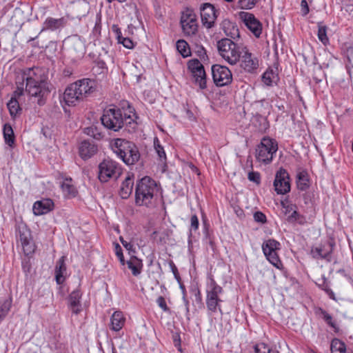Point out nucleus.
<instances>
[{"label": "nucleus", "instance_id": "f8f14e48", "mask_svg": "<svg viewBox=\"0 0 353 353\" xmlns=\"http://www.w3.org/2000/svg\"><path fill=\"white\" fill-rule=\"evenodd\" d=\"M212 74L213 81L217 86L222 87L227 85L232 81V74L226 66L221 65H212Z\"/></svg>", "mask_w": 353, "mask_h": 353}, {"label": "nucleus", "instance_id": "6ab92c4d", "mask_svg": "<svg viewBox=\"0 0 353 353\" xmlns=\"http://www.w3.org/2000/svg\"><path fill=\"white\" fill-rule=\"evenodd\" d=\"M54 202L50 199H43L36 201L32 208L33 213L36 216L46 214L53 210Z\"/></svg>", "mask_w": 353, "mask_h": 353}, {"label": "nucleus", "instance_id": "bf43d9fd", "mask_svg": "<svg viewBox=\"0 0 353 353\" xmlns=\"http://www.w3.org/2000/svg\"><path fill=\"white\" fill-rule=\"evenodd\" d=\"M300 217V214L296 211V208H294L292 212L288 216V221L289 222H294Z\"/></svg>", "mask_w": 353, "mask_h": 353}, {"label": "nucleus", "instance_id": "4c0bfd02", "mask_svg": "<svg viewBox=\"0 0 353 353\" xmlns=\"http://www.w3.org/2000/svg\"><path fill=\"white\" fill-rule=\"evenodd\" d=\"M332 353H346V346L344 342L338 339H334L331 342Z\"/></svg>", "mask_w": 353, "mask_h": 353}, {"label": "nucleus", "instance_id": "c9c22d12", "mask_svg": "<svg viewBox=\"0 0 353 353\" xmlns=\"http://www.w3.org/2000/svg\"><path fill=\"white\" fill-rule=\"evenodd\" d=\"M278 79V74L272 69L267 70L262 75V81L268 86L272 85Z\"/></svg>", "mask_w": 353, "mask_h": 353}, {"label": "nucleus", "instance_id": "79ce46f5", "mask_svg": "<svg viewBox=\"0 0 353 353\" xmlns=\"http://www.w3.org/2000/svg\"><path fill=\"white\" fill-rule=\"evenodd\" d=\"M259 0H238V6L242 10L252 9Z\"/></svg>", "mask_w": 353, "mask_h": 353}, {"label": "nucleus", "instance_id": "09e8293b", "mask_svg": "<svg viewBox=\"0 0 353 353\" xmlns=\"http://www.w3.org/2000/svg\"><path fill=\"white\" fill-rule=\"evenodd\" d=\"M113 245L114 248L115 254L117 256L121 265H125V261L124 259V256H123V250H122L121 245L118 243H114Z\"/></svg>", "mask_w": 353, "mask_h": 353}, {"label": "nucleus", "instance_id": "c85d7f7f", "mask_svg": "<svg viewBox=\"0 0 353 353\" xmlns=\"http://www.w3.org/2000/svg\"><path fill=\"white\" fill-rule=\"evenodd\" d=\"M63 101L68 106H75L83 101L77 94L76 92L72 90V88L68 85L63 93Z\"/></svg>", "mask_w": 353, "mask_h": 353}, {"label": "nucleus", "instance_id": "6e6d98bb", "mask_svg": "<svg viewBox=\"0 0 353 353\" xmlns=\"http://www.w3.org/2000/svg\"><path fill=\"white\" fill-rule=\"evenodd\" d=\"M169 265L170 267V269L174 276V278L177 280L178 282H180L181 277L178 271V269L176 266L175 265L174 263L172 261H170Z\"/></svg>", "mask_w": 353, "mask_h": 353}, {"label": "nucleus", "instance_id": "5fc2aeb1", "mask_svg": "<svg viewBox=\"0 0 353 353\" xmlns=\"http://www.w3.org/2000/svg\"><path fill=\"white\" fill-rule=\"evenodd\" d=\"M281 205L283 209V212L288 216L292 212L294 208H296L295 205L289 203L282 202Z\"/></svg>", "mask_w": 353, "mask_h": 353}, {"label": "nucleus", "instance_id": "20e7f679", "mask_svg": "<svg viewBox=\"0 0 353 353\" xmlns=\"http://www.w3.org/2000/svg\"><path fill=\"white\" fill-rule=\"evenodd\" d=\"M112 150L117 156L128 165H134L140 159L141 154L137 146L133 142L125 139H115Z\"/></svg>", "mask_w": 353, "mask_h": 353}, {"label": "nucleus", "instance_id": "4d7b16f0", "mask_svg": "<svg viewBox=\"0 0 353 353\" xmlns=\"http://www.w3.org/2000/svg\"><path fill=\"white\" fill-rule=\"evenodd\" d=\"M112 30L116 36L117 42L120 41V40L123 38L121 28L118 25L114 24L112 26Z\"/></svg>", "mask_w": 353, "mask_h": 353}, {"label": "nucleus", "instance_id": "e2e57ef3", "mask_svg": "<svg viewBox=\"0 0 353 353\" xmlns=\"http://www.w3.org/2000/svg\"><path fill=\"white\" fill-rule=\"evenodd\" d=\"M22 269L25 272H29L31 268V265L29 260H23L21 263Z\"/></svg>", "mask_w": 353, "mask_h": 353}, {"label": "nucleus", "instance_id": "f257e3e1", "mask_svg": "<svg viewBox=\"0 0 353 353\" xmlns=\"http://www.w3.org/2000/svg\"><path fill=\"white\" fill-rule=\"evenodd\" d=\"M41 70L38 68H29L24 72L22 82L26 81L24 92L31 97L38 98V104L41 105L45 103L44 99L50 94L48 82L46 77L41 74Z\"/></svg>", "mask_w": 353, "mask_h": 353}, {"label": "nucleus", "instance_id": "2eb2a0df", "mask_svg": "<svg viewBox=\"0 0 353 353\" xmlns=\"http://www.w3.org/2000/svg\"><path fill=\"white\" fill-rule=\"evenodd\" d=\"M329 248H325V245L320 244L317 246H312L310 249V254L314 259H324L327 262L332 261V254L334 251L335 243L334 241H327Z\"/></svg>", "mask_w": 353, "mask_h": 353}, {"label": "nucleus", "instance_id": "c03bdc74", "mask_svg": "<svg viewBox=\"0 0 353 353\" xmlns=\"http://www.w3.org/2000/svg\"><path fill=\"white\" fill-rule=\"evenodd\" d=\"M154 149L156 150V152L157 153L158 156L159 157L160 159L165 160L166 159V154L164 150L163 147L160 144V141L158 139V138H155L154 139Z\"/></svg>", "mask_w": 353, "mask_h": 353}, {"label": "nucleus", "instance_id": "9d476101", "mask_svg": "<svg viewBox=\"0 0 353 353\" xmlns=\"http://www.w3.org/2000/svg\"><path fill=\"white\" fill-rule=\"evenodd\" d=\"M261 248L266 259L277 269L282 270L283 265L278 254L281 243L275 239H270L263 241Z\"/></svg>", "mask_w": 353, "mask_h": 353}, {"label": "nucleus", "instance_id": "a878e982", "mask_svg": "<svg viewBox=\"0 0 353 353\" xmlns=\"http://www.w3.org/2000/svg\"><path fill=\"white\" fill-rule=\"evenodd\" d=\"M65 23L66 21L63 17L59 19H54L49 17L46 18V19L43 22V28L41 32L48 30L54 31L64 27Z\"/></svg>", "mask_w": 353, "mask_h": 353}, {"label": "nucleus", "instance_id": "bb28decb", "mask_svg": "<svg viewBox=\"0 0 353 353\" xmlns=\"http://www.w3.org/2000/svg\"><path fill=\"white\" fill-rule=\"evenodd\" d=\"M222 29L225 35L230 37V39L232 40L239 39L240 37L239 30L237 26L230 20L225 19L223 21Z\"/></svg>", "mask_w": 353, "mask_h": 353}, {"label": "nucleus", "instance_id": "603ef678", "mask_svg": "<svg viewBox=\"0 0 353 353\" xmlns=\"http://www.w3.org/2000/svg\"><path fill=\"white\" fill-rule=\"evenodd\" d=\"M248 179L256 184H259L261 182L260 174L258 172H250L248 176Z\"/></svg>", "mask_w": 353, "mask_h": 353}, {"label": "nucleus", "instance_id": "ddd939ff", "mask_svg": "<svg viewBox=\"0 0 353 353\" xmlns=\"http://www.w3.org/2000/svg\"><path fill=\"white\" fill-rule=\"evenodd\" d=\"M219 14V11L212 4L203 3L201 7V18L203 26L207 29L214 27Z\"/></svg>", "mask_w": 353, "mask_h": 353}, {"label": "nucleus", "instance_id": "c756f323", "mask_svg": "<svg viewBox=\"0 0 353 353\" xmlns=\"http://www.w3.org/2000/svg\"><path fill=\"white\" fill-rule=\"evenodd\" d=\"M125 264L131 270L133 276H137L141 273L143 267V261L137 256H131L128 261H125Z\"/></svg>", "mask_w": 353, "mask_h": 353}, {"label": "nucleus", "instance_id": "13d9d810", "mask_svg": "<svg viewBox=\"0 0 353 353\" xmlns=\"http://www.w3.org/2000/svg\"><path fill=\"white\" fill-rule=\"evenodd\" d=\"M192 292L195 298V301L196 303L201 304L202 303V296L201 290L199 289V288L196 287L194 289L192 290Z\"/></svg>", "mask_w": 353, "mask_h": 353}, {"label": "nucleus", "instance_id": "dca6fc26", "mask_svg": "<svg viewBox=\"0 0 353 353\" xmlns=\"http://www.w3.org/2000/svg\"><path fill=\"white\" fill-rule=\"evenodd\" d=\"M239 17L243 21L248 29L256 37L259 38L262 33V23L255 16L250 12H241Z\"/></svg>", "mask_w": 353, "mask_h": 353}, {"label": "nucleus", "instance_id": "37998d69", "mask_svg": "<svg viewBox=\"0 0 353 353\" xmlns=\"http://www.w3.org/2000/svg\"><path fill=\"white\" fill-rule=\"evenodd\" d=\"M254 353H279V352L272 350L268 345L263 343H259L254 346Z\"/></svg>", "mask_w": 353, "mask_h": 353}, {"label": "nucleus", "instance_id": "b1692460", "mask_svg": "<svg viewBox=\"0 0 353 353\" xmlns=\"http://www.w3.org/2000/svg\"><path fill=\"white\" fill-rule=\"evenodd\" d=\"M110 321V329L113 332H119L125 325L126 318L121 311H115Z\"/></svg>", "mask_w": 353, "mask_h": 353}, {"label": "nucleus", "instance_id": "e433bc0d", "mask_svg": "<svg viewBox=\"0 0 353 353\" xmlns=\"http://www.w3.org/2000/svg\"><path fill=\"white\" fill-rule=\"evenodd\" d=\"M178 52L183 57H188L191 55V50L189 44L183 39H179L176 44Z\"/></svg>", "mask_w": 353, "mask_h": 353}, {"label": "nucleus", "instance_id": "49530a36", "mask_svg": "<svg viewBox=\"0 0 353 353\" xmlns=\"http://www.w3.org/2000/svg\"><path fill=\"white\" fill-rule=\"evenodd\" d=\"M199 226V219L196 214H193L190 218V227L189 229V238L192 235L193 232L198 230Z\"/></svg>", "mask_w": 353, "mask_h": 353}, {"label": "nucleus", "instance_id": "f704fd0d", "mask_svg": "<svg viewBox=\"0 0 353 353\" xmlns=\"http://www.w3.org/2000/svg\"><path fill=\"white\" fill-rule=\"evenodd\" d=\"M296 184L298 189L302 191L306 190L310 187L308 174L306 171L298 173Z\"/></svg>", "mask_w": 353, "mask_h": 353}, {"label": "nucleus", "instance_id": "6e6552de", "mask_svg": "<svg viewBox=\"0 0 353 353\" xmlns=\"http://www.w3.org/2000/svg\"><path fill=\"white\" fill-rule=\"evenodd\" d=\"M278 150V143L275 139L263 137L256 149V159L258 161L268 164L272 161Z\"/></svg>", "mask_w": 353, "mask_h": 353}, {"label": "nucleus", "instance_id": "f3484780", "mask_svg": "<svg viewBox=\"0 0 353 353\" xmlns=\"http://www.w3.org/2000/svg\"><path fill=\"white\" fill-rule=\"evenodd\" d=\"M274 190L279 194H285L290 190V177L288 172L280 168L277 171L274 181Z\"/></svg>", "mask_w": 353, "mask_h": 353}, {"label": "nucleus", "instance_id": "de8ad7c7", "mask_svg": "<svg viewBox=\"0 0 353 353\" xmlns=\"http://www.w3.org/2000/svg\"><path fill=\"white\" fill-rule=\"evenodd\" d=\"M12 305V301L9 299L5 300L0 307V318L5 317L10 311Z\"/></svg>", "mask_w": 353, "mask_h": 353}, {"label": "nucleus", "instance_id": "72a5a7b5", "mask_svg": "<svg viewBox=\"0 0 353 353\" xmlns=\"http://www.w3.org/2000/svg\"><path fill=\"white\" fill-rule=\"evenodd\" d=\"M199 72H196L192 74V79L194 83L197 85L200 89L204 90L206 88V74L204 68L199 70Z\"/></svg>", "mask_w": 353, "mask_h": 353}, {"label": "nucleus", "instance_id": "a211bd4d", "mask_svg": "<svg viewBox=\"0 0 353 353\" xmlns=\"http://www.w3.org/2000/svg\"><path fill=\"white\" fill-rule=\"evenodd\" d=\"M97 151V146L93 142L89 141H82L79 146V154L83 160L90 159Z\"/></svg>", "mask_w": 353, "mask_h": 353}, {"label": "nucleus", "instance_id": "39448f33", "mask_svg": "<svg viewBox=\"0 0 353 353\" xmlns=\"http://www.w3.org/2000/svg\"><path fill=\"white\" fill-rule=\"evenodd\" d=\"M101 120L106 128L117 132L123 126L124 122L131 123L134 119L130 114L123 113L119 108H109L104 110Z\"/></svg>", "mask_w": 353, "mask_h": 353}, {"label": "nucleus", "instance_id": "052dcab7", "mask_svg": "<svg viewBox=\"0 0 353 353\" xmlns=\"http://www.w3.org/2000/svg\"><path fill=\"white\" fill-rule=\"evenodd\" d=\"M69 85L70 88H72V90L76 92L77 94H78L82 101L85 99V97L82 94L81 91H80V88L78 86V83H77L76 81L70 83Z\"/></svg>", "mask_w": 353, "mask_h": 353}, {"label": "nucleus", "instance_id": "473e14b6", "mask_svg": "<svg viewBox=\"0 0 353 353\" xmlns=\"http://www.w3.org/2000/svg\"><path fill=\"white\" fill-rule=\"evenodd\" d=\"M61 188L66 196L74 197L77 194V190L73 185L71 178L65 179L61 183Z\"/></svg>", "mask_w": 353, "mask_h": 353}, {"label": "nucleus", "instance_id": "774afa93", "mask_svg": "<svg viewBox=\"0 0 353 353\" xmlns=\"http://www.w3.org/2000/svg\"><path fill=\"white\" fill-rule=\"evenodd\" d=\"M174 345L178 347L179 351H181L180 338L179 337V339H174Z\"/></svg>", "mask_w": 353, "mask_h": 353}, {"label": "nucleus", "instance_id": "7ed1b4c3", "mask_svg": "<svg viewBox=\"0 0 353 353\" xmlns=\"http://www.w3.org/2000/svg\"><path fill=\"white\" fill-rule=\"evenodd\" d=\"M224 290L214 280L212 275H209L206 281L205 288V304L208 312L210 314H213L216 312L223 314L221 309V303L223 300L221 296Z\"/></svg>", "mask_w": 353, "mask_h": 353}, {"label": "nucleus", "instance_id": "0eeeda50", "mask_svg": "<svg viewBox=\"0 0 353 353\" xmlns=\"http://www.w3.org/2000/svg\"><path fill=\"white\" fill-rule=\"evenodd\" d=\"M122 173L121 165L111 159H103L99 165L98 178L102 183L117 179Z\"/></svg>", "mask_w": 353, "mask_h": 353}, {"label": "nucleus", "instance_id": "8fccbe9b", "mask_svg": "<svg viewBox=\"0 0 353 353\" xmlns=\"http://www.w3.org/2000/svg\"><path fill=\"white\" fill-rule=\"evenodd\" d=\"M253 218L255 222L260 224H265L267 223V217L264 213L261 211H256L253 214Z\"/></svg>", "mask_w": 353, "mask_h": 353}, {"label": "nucleus", "instance_id": "69168bd1", "mask_svg": "<svg viewBox=\"0 0 353 353\" xmlns=\"http://www.w3.org/2000/svg\"><path fill=\"white\" fill-rule=\"evenodd\" d=\"M182 299H183V303L185 304V306L186 313L188 314L189 312H190V308H189L190 303H189V301L188 300L186 296H185V295L183 296Z\"/></svg>", "mask_w": 353, "mask_h": 353}, {"label": "nucleus", "instance_id": "4468645a", "mask_svg": "<svg viewBox=\"0 0 353 353\" xmlns=\"http://www.w3.org/2000/svg\"><path fill=\"white\" fill-rule=\"evenodd\" d=\"M24 94L23 82H17V88L12 94L7 107L12 118L14 119L21 113V108L19 105V99Z\"/></svg>", "mask_w": 353, "mask_h": 353}, {"label": "nucleus", "instance_id": "a19ab883", "mask_svg": "<svg viewBox=\"0 0 353 353\" xmlns=\"http://www.w3.org/2000/svg\"><path fill=\"white\" fill-rule=\"evenodd\" d=\"M319 39L324 44L327 45L329 42V39L327 36V27L321 24L318 25V34Z\"/></svg>", "mask_w": 353, "mask_h": 353}, {"label": "nucleus", "instance_id": "7c9ffc66", "mask_svg": "<svg viewBox=\"0 0 353 353\" xmlns=\"http://www.w3.org/2000/svg\"><path fill=\"white\" fill-rule=\"evenodd\" d=\"M16 236L21 243L31 240L30 230L23 223H19L16 227Z\"/></svg>", "mask_w": 353, "mask_h": 353}, {"label": "nucleus", "instance_id": "680f3d73", "mask_svg": "<svg viewBox=\"0 0 353 353\" xmlns=\"http://www.w3.org/2000/svg\"><path fill=\"white\" fill-rule=\"evenodd\" d=\"M301 11L303 16H305L309 13L310 9H309L308 3L306 0H301Z\"/></svg>", "mask_w": 353, "mask_h": 353}, {"label": "nucleus", "instance_id": "a18cd8bd", "mask_svg": "<svg viewBox=\"0 0 353 353\" xmlns=\"http://www.w3.org/2000/svg\"><path fill=\"white\" fill-rule=\"evenodd\" d=\"M21 245L22 246L23 253L26 255L28 256V255L32 254L34 252L35 245L32 242V239L30 241H28L25 243H21Z\"/></svg>", "mask_w": 353, "mask_h": 353}, {"label": "nucleus", "instance_id": "412c9836", "mask_svg": "<svg viewBox=\"0 0 353 353\" xmlns=\"http://www.w3.org/2000/svg\"><path fill=\"white\" fill-rule=\"evenodd\" d=\"M82 293L79 289L73 290L68 297V305L72 312L78 314L82 310L81 308Z\"/></svg>", "mask_w": 353, "mask_h": 353}, {"label": "nucleus", "instance_id": "cd10ccee", "mask_svg": "<svg viewBox=\"0 0 353 353\" xmlns=\"http://www.w3.org/2000/svg\"><path fill=\"white\" fill-rule=\"evenodd\" d=\"M63 101L68 106H75L83 101L77 94L76 92L72 90V88L68 85L63 93Z\"/></svg>", "mask_w": 353, "mask_h": 353}, {"label": "nucleus", "instance_id": "ea45409f", "mask_svg": "<svg viewBox=\"0 0 353 353\" xmlns=\"http://www.w3.org/2000/svg\"><path fill=\"white\" fill-rule=\"evenodd\" d=\"M84 132L87 135L92 137L97 140H100L103 137V134L99 132L96 126L94 125L85 128Z\"/></svg>", "mask_w": 353, "mask_h": 353}, {"label": "nucleus", "instance_id": "3c124183", "mask_svg": "<svg viewBox=\"0 0 353 353\" xmlns=\"http://www.w3.org/2000/svg\"><path fill=\"white\" fill-rule=\"evenodd\" d=\"M157 303L158 306L165 312H170V310L168 307L165 298L162 296H159L157 299Z\"/></svg>", "mask_w": 353, "mask_h": 353}, {"label": "nucleus", "instance_id": "5701e85b", "mask_svg": "<svg viewBox=\"0 0 353 353\" xmlns=\"http://www.w3.org/2000/svg\"><path fill=\"white\" fill-rule=\"evenodd\" d=\"M134 183V175L132 173H128L124 181L122 182L119 195L122 199H128L132 192Z\"/></svg>", "mask_w": 353, "mask_h": 353}, {"label": "nucleus", "instance_id": "58836bf2", "mask_svg": "<svg viewBox=\"0 0 353 353\" xmlns=\"http://www.w3.org/2000/svg\"><path fill=\"white\" fill-rule=\"evenodd\" d=\"M203 68L204 67L201 61L196 59L189 60L188 62V69L191 74L195 73L196 72H200L199 70Z\"/></svg>", "mask_w": 353, "mask_h": 353}, {"label": "nucleus", "instance_id": "864d4df0", "mask_svg": "<svg viewBox=\"0 0 353 353\" xmlns=\"http://www.w3.org/2000/svg\"><path fill=\"white\" fill-rule=\"evenodd\" d=\"M118 43L122 44L125 48L128 49H132L134 46L132 40L128 37H123V38L120 40V41H118Z\"/></svg>", "mask_w": 353, "mask_h": 353}, {"label": "nucleus", "instance_id": "423d86ee", "mask_svg": "<svg viewBox=\"0 0 353 353\" xmlns=\"http://www.w3.org/2000/svg\"><path fill=\"white\" fill-rule=\"evenodd\" d=\"M243 47L229 38L221 39L217 42L219 55L231 65H235L238 63Z\"/></svg>", "mask_w": 353, "mask_h": 353}, {"label": "nucleus", "instance_id": "9b49d317", "mask_svg": "<svg viewBox=\"0 0 353 353\" xmlns=\"http://www.w3.org/2000/svg\"><path fill=\"white\" fill-rule=\"evenodd\" d=\"M180 24L183 33L188 37L195 35L198 32L197 17L194 11L190 8H185L182 12Z\"/></svg>", "mask_w": 353, "mask_h": 353}, {"label": "nucleus", "instance_id": "1a4fd4ad", "mask_svg": "<svg viewBox=\"0 0 353 353\" xmlns=\"http://www.w3.org/2000/svg\"><path fill=\"white\" fill-rule=\"evenodd\" d=\"M241 72L248 74H255L259 68V58L252 53L246 46L242 48L241 58L238 60Z\"/></svg>", "mask_w": 353, "mask_h": 353}, {"label": "nucleus", "instance_id": "338daca9", "mask_svg": "<svg viewBox=\"0 0 353 353\" xmlns=\"http://www.w3.org/2000/svg\"><path fill=\"white\" fill-rule=\"evenodd\" d=\"M326 294H327V296H329L330 299H331L335 301H337V299L335 296V294H334V292L332 290V289L328 290V292H326Z\"/></svg>", "mask_w": 353, "mask_h": 353}, {"label": "nucleus", "instance_id": "f03ea898", "mask_svg": "<svg viewBox=\"0 0 353 353\" xmlns=\"http://www.w3.org/2000/svg\"><path fill=\"white\" fill-rule=\"evenodd\" d=\"M157 192V183L154 179L148 176L141 178L135 187V204L148 208L154 207Z\"/></svg>", "mask_w": 353, "mask_h": 353}, {"label": "nucleus", "instance_id": "0e129e2a", "mask_svg": "<svg viewBox=\"0 0 353 353\" xmlns=\"http://www.w3.org/2000/svg\"><path fill=\"white\" fill-rule=\"evenodd\" d=\"M123 245L127 250L129 251L130 253H135V248L131 243L124 241L123 242Z\"/></svg>", "mask_w": 353, "mask_h": 353}, {"label": "nucleus", "instance_id": "4be33fe9", "mask_svg": "<svg viewBox=\"0 0 353 353\" xmlns=\"http://www.w3.org/2000/svg\"><path fill=\"white\" fill-rule=\"evenodd\" d=\"M65 261L66 256H62L56 263L54 269L55 280L59 285L63 284L67 277Z\"/></svg>", "mask_w": 353, "mask_h": 353}, {"label": "nucleus", "instance_id": "aec40b11", "mask_svg": "<svg viewBox=\"0 0 353 353\" xmlns=\"http://www.w3.org/2000/svg\"><path fill=\"white\" fill-rule=\"evenodd\" d=\"M78 86L80 88L82 94L85 99L94 92L97 90V83L94 79L83 78L76 81Z\"/></svg>", "mask_w": 353, "mask_h": 353}, {"label": "nucleus", "instance_id": "2f4dec72", "mask_svg": "<svg viewBox=\"0 0 353 353\" xmlns=\"http://www.w3.org/2000/svg\"><path fill=\"white\" fill-rule=\"evenodd\" d=\"M3 134L5 143L10 148L15 147V136L14 130L9 123H6L3 128Z\"/></svg>", "mask_w": 353, "mask_h": 353}, {"label": "nucleus", "instance_id": "393cba45", "mask_svg": "<svg viewBox=\"0 0 353 353\" xmlns=\"http://www.w3.org/2000/svg\"><path fill=\"white\" fill-rule=\"evenodd\" d=\"M316 315H319L324 322L329 326L335 333H338L340 331V327L336 319L329 314L326 310L322 307H318L315 310Z\"/></svg>", "mask_w": 353, "mask_h": 353}]
</instances>
